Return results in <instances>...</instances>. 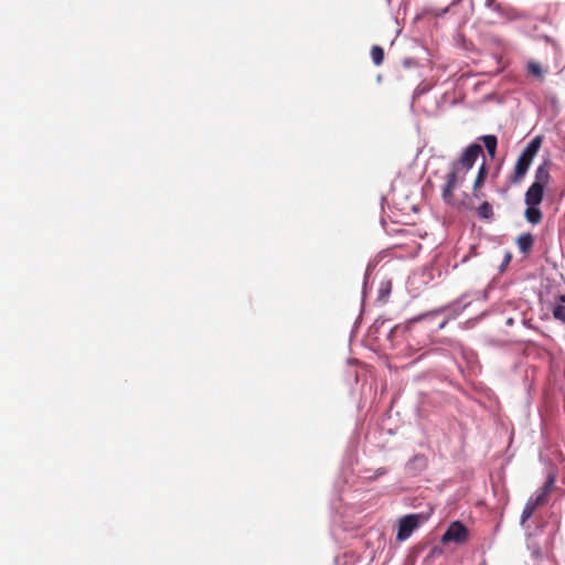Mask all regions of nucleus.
I'll return each mask as SVG.
<instances>
[{"label":"nucleus","instance_id":"17","mask_svg":"<svg viewBox=\"0 0 565 565\" xmlns=\"http://www.w3.org/2000/svg\"><path fill=\"white\" fill-rule=\"evenodd\" d=\"M483 196V193L480 191V189H478V196H476L477 199H481Z\"/></svg>","mask_w":565,"mask_h":565},{"label":"nucleus","instance_id":"13","mask_svg":"<svg viewBox=\"0 0 565 565\" xmlns=\"http://www.w3.org/2000/svg\"><path fill=\"white\" fill-rule=\"evenodd\" d=\"M527 71L533 76L539 77V78H542L543 74H544L541 65L539 63H536V62H533V61L529 62Z\"/></svg>","mask_w":565,"mask_h":565},{"label":"nucleus","instance_id":"2","mask_svg":"<svg viewBox=\"0 0 565 565\" xmlns=\"http://www.w3.org/2000/svg\"><path fill=\"white\" fill-rule=\"evenodd\" d=\"M542 145V137L536 136L533 138L524 148L519 156L513 173L510 177V181L513 184H519L526 175L533 159L536 157Z\"/></svg>","mask_w":565,"mask_h":565},{"label":"nucleus","instance_id":"14","mask_svg":"<svg viewBox=\"0 0 565 565\" xmlns=\"http://www.w3.org/2000/svg\"><path fill=\"white\" fill-rule=\"evenodd\" d=\"M553 317L565 323V306L564 305H556L554 308H553Z\"/></svg>","mask_w":565,"mask_h":565},{"label":"nucleus","instance_id":"1","mask_svg":"<svg viewBox=\"0 0 565 565\" xmlns=\"http://www.w3.org/2000/svg\"><path fill=\"white\" fill-rule=\"evenodd\" d=\"M552 181L548 162L540 164L534 174V181L529 186L524 194V202L526 209L524 211V217L526 222L532 225H537L543 220V213L540 209V204L544 199V190Z\"/></svg>","mask_w":565,"mask_h":565},{"label":"nucleus","instance_id":"8","mask_svg":"<svg viewBox=\"0 0 565 565\" xmlns=\"http://www.w3.org/2000/svg\"><path fill=\"white\" fill-rule=\"evenodd\" d=\"M516 245L521 253L527 255L534 245V237L531 233H523L516 238Z\"/></svg>","mask_w":565,"mask_h":565},{"label":"nucleus","instance_id":"10","mask_svg":"<svg viewBox=\"0 0 565 565\" xmlns=\"http://www.w3.org/2000/svg\"><path fill=\"white\" fill-rule=\"evenodd\" d=\"M487 174H488V170H487L486 163L483 162L481 164V167L479 168L477 178L473 183V195L475 196H478V189H480L483 185Z\"/></svg>","mask_w":565,"mask_h":565},{"label":"nucleus","instance_id":"12","mask_svg":"<svg viewBox=\"0 0 565 565\" xmlns=\"http://www.w3.org/2000/svg\"><path fill=\"white\" fill-rule=\"evenodd\" d=\"M371 57L375 65H381L384 61V50L380 45H373L371 49Z\"/></svg>","mask_w":565,"mask_h":565},{"label":"nucleus","instance_id":"16","mask_svg":"<svg viewBox=\"0 0 565 565\" xmlns=\"http://www.w3.org/2000/svg\"><path fill=\"white\" fill-rule=\"evenodd\" d=\"M420 319H422V317L411 319L408 323H413V322L419 321Z\"/></svg>","mask_w":565,"mask_h":565},{"label":"nucleus","instance_id":"7","mask_svg":"<svg viewBox=\"0 0 565 565\" xmlns=\"http://www.w3.org/2000/svg\"><path fill=\"white\" fill-rule=\"evenodd\" d=\"M481 153L482 147L478 143H472L463 151L459 161L452 166H457L458 172L460 171V168L465 169L467 172L473 167L476 160Z\"/></svg>","mask_w":565,"mask_h":565},{"label":"nucleus","instance_id":"15","mask_svg":"<svg viewBox=\"0 0 565 565\" xmlns=\"http://www.w3.org/2000/svg\"><path fill=\"white\" fill-rule=\"evenodd\" d=\"M535 510V508L526 502L521 514V523L524 524L533 515Z\"/></svg>","mask_w":565,"mask_h":565},{"label":"nucleus","instance_id":"19","mask_svg":"<svg viewBox=\"0 0 565 565\" xmlns=\"http://www.w3.org/2000/svg\"><path fill=\"white\" fill-rule=\"evenodd\" d=\"M398 329H399V327H398V326H396V327L392 330V333H393V332H396Z\"/></svg>","mask_w":565,"mask_h":565},{"label":"nucleus","instance_id":"3","mask_svg":"<svg viewBox=\"0 0 565 565\" xmlns=\"http://www.w3.org/2000/svg\"><path fill=\"white\" fill-rule=\"evenodd\" d=\"M465 175H459L457 166H452V169L449 173L446 175V183L443 188V200L449 204L455 205V196H454V190L457 186L458 182L462 181Z\"/></svg>","mask_w":565,"mask_h":565},{"label":"nucleus","instance_id":"4","mask_svg":"<svg viewBox=\"0 0 565 565\" xmlns=\"http://www.w3.org/2000/svg\"><path fill=\"white\" fill-rule=\"evenodd\" d=\"M469 537L468 529L459 521L450 523L447 531L444 533L441 541L443 543L455 542L462 544L467 542Z\"/></svg>","mask_w":565,"mask_h":565},{"label":"nucleus","instance_id":"6","mask_svg":"<svg viewBox=\"0 0 565 565\" xmlns=\"http://www.w3.org/2000/svg\"><path fill=\"white\" fill-rule=\"evenodd\" d=\"M420 515L408 514L403 516L398 522L397 540L405 541L419 525Z\"/></svg>","mask_w":565,"mask_h":565},{"label":"nucleus","instance_id":"18","mask_svg":"<svg viewBox=\"0 0 565 565\" xmlns=\"http://www.w3.org/2000/svg\"><path fill=\"white\" fill-rule=\"evenodd\" d=\"M559 301L565 303V294L559 296Z\"/></svg>","mask_w":565,"mask_h":565},{"label":"nucleus","instance_id":"11","mask_svg":"<svg viewBox=\"0 0 565 565\" xmlns=\"http://www.w3.org/2000/svg\"><path fill=\"white\" fill-rule=\"evenodd\" d=\"M477 214L480 218L491 221L493 218V209L489 202H483L478 209Z\"/></svg>","mask_w":565,"mask_h":565},{"label":"nucleus","instance_id":"5","mask_svg":"<svg viewBox=\"0 0 565 565\" xmlns=\"http://www.w3.org/2000/svg\"><path fill=\"white\" fill-rule=\"evenodd\" d=\"M555 478L553 476H548L545 483L535 491L533 495L526 501L530 505L535 509L545 505L548 502L551 491L554 487Z\"/></svg>","mask_w":565,"mask_h":565},{"label":"nucleus","instance_id":"9","mask_svg":"<svg viewBox=\"0 0 565 565\" xmlns=\"http://www.w3.org/2000/svg\"><path fill=\"white\" fill-rule=\"evenodd\" d=\"M482 142L491 158L495 156L498 140L494 135H486L481 137Z\"/></svg>","mask_w":565,"mask_h":565}]
</instances>
